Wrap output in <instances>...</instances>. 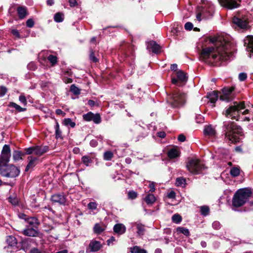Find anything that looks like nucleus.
<instances>
[{
    "label": "nucleus",
    "mask_w": 253,
    "mask_h": 253,
    "mask_svg": "<svg viewBox=\"0 0 253 253\" xmlns=\"http://www.w3.org/2000/svg\"><path fill=\"white\" fill-rule=\"evenodd\" d=\"M196 121L198 123H202L204 121V117L201 115H197L196 117Z\"/></svg>",
    "instance_id": "52"
},
{
    "label": "nucleus",
    "mask_w": 253,
    "mask_h": 253,
    "mask_svg": "<svg viewBox=\"0 0 253 253\" xmlns=\"http://www.w3.org/2000/svg\"><path fill=\"white\" fill-rule=\"evenodd\" d=\"M68 1L71 7L75 6L77 4L76 0H68Z\"/></svg>",
    "instance_id": "62"
},
{
    "label": "nucleus",
    "mask_w": 253,
    "mask_h": 253,
    "mask_svg": "<svg viewBox=\"0 0 253 253\" xmlns=\"http://www.w3.org/2000/svg\"><path fill=\"white\" fill-rule=\"evenodd\" d=\"M187 169L193 174H198L202 172L205 169L204 164L199 160L192 159L187 163Z\"/></svg>",
    "instance_id": "6"
},
{
    "label": "nucleus",
    "mask_w": 253,
    "mask_h": 253,
    "mask_svg": "<svg viewBox=\"0 0 253 253\" xmlns=\"http://www.w3.org/2000/svg\"><path fill=\"white\" fill-rule=\"evenodd\" d=\"M55 128L56 138H61L62 137L61 131L59 129V126L57 123H56V124Z\"/></svg>",
    "instance_id": "45"
},
{
    "label": "nucleus",
    "mask_w": 253,
    "mask_h": 253,
    "mask_svg": "<svg viewBox=\"0 0 253 253\" xmlns=\"http://www.w3.org/2000/svg\"><path fill=\"white\" fill-rule=\"evenodd\" d=\"M137 234L140 235L142 236L144 234V231L145 230L144 226L143 225L141 224H137Z\"/></svg>",
    "instance_id": "42"
},
{
    "label": "nucleus",
    "mask_w": 253,
    "mask_h": 253,
    "mask_svg": "<svg viewBox=\"0 0 253 253\" xmlns=\"http://www.w3.org/2000/svg\"><path fill=\"white\" fill-rule=\"evenodd\" d=\"M35 22L32 19H29L26 21V26L29 28H32L34 26Z\"/></svg>",
    "instance_id": "51"
},
{
    "label": "nucleus",
    "mask_w": 253,
    "mask_h": 253,
    "mask_svg": "<svg viewBox=\"0 0 253 253\" xmlns=\"http://www.w3.org/2000/svg\"><path fill=\"white\" fill-rule=\"evenodd\" d=\"M172 220L175 223H179L182 220V217L178 214H174L172 217Z\"/></svg>",
    "instance_id": "43"
},
{
    "label": "nucleus",
    "mask_w": 253,
    "mask_h": 253,
    "mask_svg": "<svg viewBox=\"0 0 253 253\" xmlns=\"http://www.w3.org/2000/svg\"><path fill=\"white\" fill-rule=\"evenodd\" d=\"M64 15L62 13L57 12L54 16V20L55 22L59 23L63 21Z\"/></svg>",
    "instance_id": "32"
},
{
    "label": "nucleus",
    "mask_w": 253,
    "mask_h": 253,
    "mask_svg": "<svg viewBox=\"0 0 253 253\" xmlns=\"http://www.w3.org/2000/svg\"><path fill=\"white\" fill-rule=\"evenodd\" d=\"M131 253H147L146 250L141 249L139 247L135 246L130 248Z\"/></svg>",
    "instance_id": "27"
},
{
    "label": "nucleus",
    "mask_w": 253,
    "mask_h": 253,
    "mask_svg": "<svg viewBox=\"0 0 253 253\" xmlns=\"http://www.w3.org/2000/svg\"><path fill=\"white\" fill-rule=\"evenodd\" d=\"M168 157L170 159H174L179 156V152L176 149H171L168 153Z\"/></svg>",
    "instance_id": "25"
},
{
    "label": "nucleus",
    "mask_w": 253,
    "mask_h": 253,
    "mask_svg": "<svg viewBox=\"0 0 253 253\" xmlns=\"http://www.w3.org/2000/svg\"><path fill=\"white\" fill-rule=\"evenodd\" d=\"M212 227L214 229L218 230L221 228V224L218 221H215L213 222Z\"/></svg>",
    "instance_id": "54"
},
{
    "label": "nucleus",
    "mask_w": 253,
    "mask_h": 253,
    "mask_svg": "<svg viewBox=\"0 0 253 253\" xmlns=\"http://www.w3.org/2000/svg\"><path fill=\"white\" fill-rule=\"evenodd\" d=\"M201 213L204 216H206L209 213L210 209L209 207L203 206L200 207Z\"/></svg>",
    "instance_id": "40"
},
{
    "label": "nucleus",
    "mask_w": 253,
    "mask_h": 253,
    "mask_svg": "<svg viewBox=\"0 0 253 253\" xmlns=\"http://www.w3.org/2000/svg\"><path fill=\"white\" fill-rule=\"evenodd\" d=\"M247 78V75L245 73H241L239 75V79L240 81H245Z\"/></svg>",
    "instance_id": "55"
},
{
    "label": "nucleus",
    "mask_w": 253,
    "mask_h": 253,
    "mask_svg": "<svg viewBox=\"0 0 253 253\" xmlns=\"http://www.w3.org/2000/svg\"><path fill=\"white\" fill-rule=\"evenodd\" d=\"M202 16L203 17V11L201 9L199 13H198L196 15V18L199 22L201 21Z\"/></svg>",
    "instance_id": "58"
},
{
    "label": "nucleus",
    "mask_w": 253,
    "mask_h": 253,
    "mask_svg": "<svg viewBox=\"0 0 253 253\" xmlns=\"http://www.w3.org/2000/svg\"><path fill=\"white\" fill-rule=\"evenodd\" d=\"M204 134L205 136L214 137L216 136V132L215 128L211 125H209L205 127Z\"/></svg>",
    "instance_id": "18"
},
{
    "label": "nucleus",
    "mask_w": 253,
    "mask_h": 253,
    "mask_svg": "<svg viewBox=\"0 0 253 253\" xmlns=\"http://www.w3.org/2000/svg\"><path fill=\"white\" fill-rule=\"evenodd\" d=\"M252 195L251 191L248 188L239 189L234 195L232 205L235 207H240L244 205Z\"/></svg>",
    "instance_id": "3"
},
{
    "label": "nucleus",
    "mask_w": 253,
    "mask_h": 253,
    "mask_svg": "<svg viewBox=\"0 0 253 253\" xmlns=\"http://www.w3.org/2000/svg\"><path fill=\"white\" fill-rule=\"evenodd\" d=\"M240 169L236 167L232 168L230 171L231 175L234 177L238 176L240 174Z\"/></svg>",
    "instance_id": "39"
},
{
    "label": "nucleus",
    "mask_w": 253,
    "mask_h": 253,
    "mask_svg": "<svg viewBox=\"0 0 253 253\" xmlns=\"http://www.w3.org/2000/svg\"><path fill=\"white\" fill-rule=\"evenodd\" d=\"M29 163L25 169V171H28L29 169H33L38 163V158L33 156H29L28 158Z\"/></svg>",
    "instance_id": "20"
},
{
    "label": "nucleus",
    "mask_w": 253,
    "mask_h": 253,
    "mask_svg": "<svg viewBox=\"0 0 253 253\" xmlns=\"http://www.w3.org/2000/svg\"><path fill=\"white\" fill-rule=\"evenodd\" d=\"M27 222L30 226L33 227H37L39 224L38 219L35 217H30L28 218Z\"/></svg>",
    "instance_id": "29"
},
{
    "label": "nucleus",
    "mask_w": 253,
    "mask_h": 253,
    "mask_svg": "<svg viewBox=\"0 0 253 253\" xmlns=\"http://www.w3.org/2000/svg\"><path fill=\"white\" fill-rule=\"evenodd\" d=\"M186 184V180L182 177H178L176 180V185L177 186H183Z\"/></svg>",
    "instance_id": "41"
},
{
    "label": "nucleus",
    "mask_w": 253,
    "mask_h": 253,
    "mask_svg": "<svg viewBox=\"0 0 253 253\" xmlns=\"http://www.w3.org/2000/svg\"><path fill=\"white\" fill-rule=\"evenodd\" d=\"M97 204L95 202H90L87 205L88 209L89 210H95L97 208Z\"/></svg>",
    "instance_id": "50"
},
{
    "label": "nucleus",
    "mask_w": 253,
    "mask_h": 253,
    "mask_svg": "<svg viewBox=\"0 0 253 253\" xmlns=\"http://www.w3.org/2000/svg\"><path fill=\"white\" fill-rule=\"evenodd\" d=\"M104 230L103 227L99 223H96L95 224L93 227L94 232L96 234H100L102 233Z\"/></svg>",
    "instance_id": "31"
},
{
    "label": "nucleus",
    "mask_w": 253,
    "mask_h": 253,
    "mask_svg": "<svg viewBox=\"0 0 253 253\" xmlns=\"http://www.w3.org/2000/svg\"><path fill=\"white\" fill-rule=\"evenodd\" d=\"M201 9L203 11V18H209L213 15L215 7L211 2H208Z\"/></svg>",
    "instance_id": "10"
},
{
    "label": "nucleus",
    "mask_w": 253,
    "mask_h": 253,
    "mask_svg": "<svg viewBox=\"0 0 253 253\" xmlns=\"http://www.w3.org/2000/svg\"><path fill=\"white\" fill-rule=\"evenodd\" d=\"M185 98L184 93L175 90L171 94H168L167 102L173 108H179L184 104Z\"/></svg>",
    "instance_id": "4"
},
{
    "label": "nucleus",
    "mask_w": 253,
    "mask_h": 253,
    "mask_svg": "<svg viewBox=\"0 0 253 253\" xmlns=\"http://www.w3.org/2000/svg\"><path fill=\"white\" fill-rule=\"evenodd\" d=\"M90 60L94 63H96L98 61V59L95 56L94 53L92 50H91L89 54Z\"/></svg>",
    "instance_id": "49"
},
{
    "label": "nucleus",
    "mask_w": 253,
    "mask_h": 253,
    "mask_svg": "<svg viewBox=\"0 0 253 253\" xmlns=\"http://www.w3.org/2000/svg\"><path fill=\"white\" fill-rule=\"evenodd\" d=\"M175 197V193L173 191H171L168 194V197L169 198L173 199Z\"/></svg>",
    "instance_id": "61"
},
{
    "label": "nucleus",
    "mask_w": 253,
    "mask_h": 253,
    "mask_svg": "<svg viewBox=\"0 0 253 253\" xmlns=\"http://www.w3.org/2000/svg\"><path fill=\"white\" fill-rule=\"evenodd\" d=\"M51 200L53 203H57L60 205H65L66 199L63 194H54L51 197Z\"/></svg>",
    "instance_id": "15"
},
{
    "label": "nucleus",
    "mask_w": 253,
    "mask_h": 253,
    "mask_svg": "<svg viewBox=\"0 0 253 253\" xmlns=\"http://www.w3.org/2000/svg\"><path fill=\"white\" fill-rule=\"evenodd\" d=\"M7 91V89L6 87L3 85L0 86V97L4 96Z\"/></svg>",
    "instance_id": "47"
},
{
    "label": "nucleus",
    "mask_w": 253,
    "mask_h": 253,
    "mask_svg": "<svg viewBox=\"0 0 253 253\" xmlns=\"http://www.w3.org/2000/svg\"><path fill=\"white\" fill-rule=\"evenodd\" d=\"M238 112H225L224 114L227 118H231L232 120H238Z\"/></svg>",
    "instance_id": "26"
},
{
    "label": "nucleus",
    "mask_w": 253,
    "mask_h": 253,
    "mask_svg": "<svg viewBox=\"0 0 253 253\" xmlns=\"http://www.w3.org/2000/svg\"><path fill=\"white\" fill-rule=\"evenodd\" d=\"M49 150V147L47 146H34V155L40 157Z\"/></svg>",
    "instance_id": "16"
},
{
    "label": "nucleus",
    "mask_w": 253,
    "mask_h": 253,
    "mask_svg": "<svg viewBox=\"0 0 253 253\" xmlns=\"http://www.w3.org/2000/svg\"><path fill=\"white\" fill-rule=\"evenodd\" d=\"M11 151L8 145H4L2 148L0 156V161L8 163L11 156Z\"/></svg>",
    "instance_id": "11"
},
{
    "label": "nucleus",
    "mask_w": 253,
    "mask_h": 253,
    "mask_svg": "<svg viewBox=\"0 0 253 253\" xmlns=\"http://www.w3.org/2000/svg\"><path fill=\"white\" fill-rule=\"evenodd\" d=\"M63 124L64 125L68 126H69L72 128L74 127L76 125L75 123L73 122L71 119L69 118L65 119L63 121Z\"/></svg>",
    "instance_id": "34"
},
{
    "label": "nucleus",
    "mask_w": 253,
    "mask_h": 253,
    "mask_svg": "<svg viewBox=\"0 0 253 253\" xmlns=\"http://www.w3.org/2000/svg\"><path fill=\"white\" fill-rule=\"evenodd\" d=\"M70 91L76 95H78L80 94V89L76 86L75 84H72L70 86Z\"/></svg>",
    "instance_id": "36"
},
{
    "label": "nucleus",
    "mask_w": 253,
    "mask_h": 253,
    "mask_svg": "<svg viewBox=\"0 0 253 253\" xmlns=\"http://www.w3.org/2000/svg\"><path fill=\"white\" fill-rule=\"evenodd\" d=\"M84 119L87 121H92L95 124H99L101 122V117L99 114H94L91 112H88L84 115Z\"/></svg>",
    "instance_id": "13"
},
{
    "label": "nucleus",
    "mask_w": 253,
    "mask_h": 253,
    "mask_svg": "<svg viewBox=\"0 0 253 253\" xmlns=\"http://www.w3.org/2000/svg\"><path fill=\"white\" fill-rule=\"evenodd\" d=\"M221 46L203 48L199 54L201 61L213 66H219L230 60L234 53L230 51L229 43H222Z\"/></svg>",
    "instance_id": "1"
},
{
    "label": "nucleus",
    "mask_w": 253,
    "mask_h": 253,
    "mask_svg": "<svg viewBox=\"0 0 253 253\" xmlns=\"http://www.w3.org/2000/svg\"><path fill=\"white\" fill-rule=\"evenodd\" d=\"M17 13L19 18L22 19L27 15V8L25 7L19 6L17 8Z\"/></svg>",
    "instance_id": "23"
},
{
    "label": "nucleus",
    "mask_w": 253,
    "mask_h": 253,
    "mask_svg": "<svg viewBox=\"0 0 253 253\" xmlns=\"http://www.w3.org/2000/svg\"><path fill=\"white\" fill-rule=\"evenodd\" d=\"M147 49L154 53L158 54L161 52V47L155 41H151L147 43Z\"/></svg>",
    "instance_id": "14"
},
{
    "label": "nucleus",
    "mask_w": 253,
    "mask_h": 253,
    "mask_svg": "<svg viewBox=\"0 0 253 253\" xmlns=\"http://www.w3.org/2000/svg\"><path fill=\"white\" fill-rule=\"evenodd\" d=\"M34 146H33L26 149V153L28 155L32 154H34Z\"/></svg>",
    "instance_id": "57"
},
{
    "label": "nucleus",
    "mask_w": 253,
    "mask_h": 253,
    "mask_svg": "<svg viewBox=\"0 0 253 253\" xmlns=\"http://www.w3.org/2000/svg\"><path fill=\"white\" fill-rule=\"evenodd\" d=\"M113 156V153L110 151H106L103 155L104 159L106 161L111 160Z\"/></svg>",
    "instance_id": "37"
},
{
    "label": "nucleus",
    "mask_w": 253,
    "mask_h": 253,
    "mask_svg": "<svg viewBox=\"0 0 253 253\" xmlns=\"http://www.w3.org/2000/svg\"><path fill=\"white\" fill-rule=\"evenodd\" d=\"M89 248L90 251L95 252L99 251L101 248V243L97 241H92L89 245Z\"/></svg>",
    "instance_id": "22"
},
{
    "label": "nucleus",
    "mask_w": 253,
    "mask_h": 253,
    "mask_svg": "<svg viewBox=\"0 0 253 253\" xmlns=\"http://www.w3.org/2000/svg\"><path fill=\"white\" fill-rule=\"evenodd\" d=\"M176 231L178 233H181L188 237L190 235V232L187 228L183 227H178L176 228Z\"/></svg>",
    "instance_id": "30"
},
{
    "label": "nucleus",
    "mask_w": 253,
    "mask_h": 253,
    "mask_svg": "<svg viewBox=\"0 0 253 253\" xmlns=\"http://www.w3.org/2000/svg\"><path fill=\"white\" fill-rule=\"evenodd\" d=\"M234 90V87H233L223 88L222 89V94L219 96V100L225 102H229L232 101L234 97V95L233 94Z\"/></svg>",
    "instance_id": "7"
},
{
    "label": "nucleus",
    "mask_w": 253,
    "mask_h": 253,
    "mask_svg": "<svg viewBox=\"0 0 253 253\" xmlns=\"http://www.w3.org/2000/svg\"><path fill=\"white\" fill-rule=\"evenodd\" d=\"M19 100L20 102L24 106L26 105L27 102V99L23 93L21 94L19 97Z\"/></svg>",
    "instance_id": "46"
},
{
    "label": "nucleus",
    "mask_w": 253,
    "mask_h": 253,
    "mask_svg": "<svg viewBox=\"0 0 253 253\" xmlns=\"http://www.w3.org/2000/svg\"><path fill=\"white\" fill-rule=\"evenodd\" d=\"M232 22L239 29L247 30L249 28L248 20L246 17L235 16L232 18Z\"/></svg>",
    "instance_id": "8"
},
{
    "label": "nucleus",
    "mask_w": 253,
    "mask_h": 253,
    "mask_svg": "<svg viewBox=\"0 0 253 253\" xmlns=\"http://www.w3.org/2000/svg\"><path fill=\"white\" fill-rule=\"evenodd\" d=\"M178 140L180 142H184L186 140V137L183 134H180L178 136Z\"/></svg>",
    "instance_id": "60"
},
{
    "label": "nucleus",
    "mask_w": 253,
    "mask_h": 253,
    "mask_svg": "<svg viewBox=\"0 0 253 253\" xmlns=\"http://www.w3.org/2000/svg\"><path fill=\"white\" fill-rule=\"evenodd\" d=\"M206 98L209 99L210 105L213 107L215 102L217 101L218 95L216 91H213L207 93Z\"/></svg>",
    "instance_id": "17"
},
{
    "label": "nucleus",
    "mask_w": 253,
    "mask_h": 253,
    "mask_svg": "<svg viewBox=\"0 0 253 253\" xmlns=\"http://www.w3.org/2000/svg\"><path fill=\"white\" fill-rule=\"evenodd\" d=\"M82 162L86 166H88L89 164L92 162L90 157L88 156H84L82 158Z\"/></svg>",
    "instance_id": "35"
},
{
    "label": "nucleus",
    "mask_w": 253,
    "mask_h": 253,
    "mask_svg": "<svg viewBox=\"0 0 253 253\" xmlns=\"http://www.w3.org/2000/svg\"><path fill=\"white\" fill-rule=\"evenodd\" d=\"M193 27V24L191 22H187L185 23L184 25V28L186 30L190 31L192 29Z\"/></svg>",
    "instance_id": "53"
},
{
    "label": "nucleus",
    "mask_w": 253,
    "mask_h": 253,
    "mask_svg": "<svg viewBox=\"0 0 253 253\" xmlns=\"http://www.w3.org/2000/svg\"><path fill=\"white\" fill-rule=\"evenodd\" d=\"M176 75L177 79L172 78L171 79V82L173 84L178 85V80L180 82L185 83L187 82L188 77L187 75L181 70L177 71ZM178 85H179L178 84Z\"/></svg>",
    "instance_id": "12"
},
{
    "label": "nucleus",
    "mask_w": 253,
    "mask_h": 253,
    "mask_svg": "<svg viewBox=\"0 0 253 253\" xmlns=\"http://www.w3.org/2000/svg\"><path fill=\"white\" fill-rule=\"evenodd\" d=\"M22 233L27 236L37 237L39 235V232L34 227H28L22 231Z\"/></svg>",
    "instance_id": "19"
},
{
    "label": "nucleus",
    "mask_w": 253,
    "mask_h": 253,
    "mask_svg": "<svg viewBox=\"0 0 253 253\" xmlns=\"http://www.w3.org/2000/svg\"><path fill=\"white\" fill-rule=\"evenodd\" d=\"M166 135V133L164 131H159L157 132V136L160 138H165Z\"/></svg>",
    "instance_id": "63"
},
{
    "label": "nucleus",
    "mask_w": 253,
    "mask_h": 253,
    "mask_svg": "<svg viewBox=\"0 0 253 253\" xmlns=\"http://www.w3.org/2000/svg\"><path fill=\"white\" fill-rule=\"evenodd\" d=\"M155 184L154 182H150L149 185V187L150 188V191L151 192H153L155 190Z\"/></svg>",
    "instance_id": "59"
},
{
    "label": "nucleus",
    "mask_w": 253,
    "mask_h": 253,
    "mask_svg": "<svg viewBox=\"0 0 253 253\" xmlns=\"http://www.w3.org/2000/svg\"><path fill=\"white\" fill-rule=\"evenodd\" d=\"M137 196V193L134 191H129L128 193V197L129 199H134Z\"/></svg>",
    "instance_id": "48"
},
{
    "label": "nucleus",
    "mask_w": 253,
    "mask_h": 253,
    "mask_svg": "<svg viewBox=\"0 0 253 253\" xmlns=\"http://www.w3.org/2000/svg\"><path fill=\"white\" fill-rule=\"evenodd\" d=\"M47 59L52 66H54L57 63V57L53 55H49L47 57Z\"/></svg>",
    "instance_id": "44"
},
{
    "label": "nucleus",
    "mask_w": 253,
    "mask_h": 253,
    "mask_svg": "<svg viewBox=\"0 0 253 253\" xmlns=\"http://www.w3.org/2000/svg\"><path fill=\"white\" fill-rule=\"evenodd\" d=\"M220 5L229 9H233L238 7L240 0H218Z\"/></svg>",
    "instance_id": "9"
},
{
    "label": "nucleus",
    "mask_w": 253,
    "mask_h": 253,
    "mask_svg": "<svg viewBox=\"0 0 253 253\" xmlns=\"http://www.w3.org/2000/svg\"><path fill=\"white\" fill-rule=\"evenodd\" d=\"M27 68L31 70H34L36 69V66L33 62L30 63L27 65Z\"/></svg>",
    "instance_id": "56"
},
{
    "label": "nucleus",
    "mask_w": 253,
    "mask_h": 253,
    "mask_svg": "<svg viewBox=\"0 0 253 253\" xmlns=\"http://www.w3.org/2000/svg\"><path fill=\"white\" fill-rule=\"evenodd\" d=\"M19 173V169L15 166L0 161V174L1 176L13 178L17 176Z\"/></svg>",
    "instance_id": "5"
},
{
    "label": "nucleus",
    "mask_w": 253,
    "mask_h": 253,
    "mask_svg": "<svg viewBox=\"0 0 253 253\" xmlns=\"http://www.w3.org/2000/svg\"><path fill=\"white\" fill-rule=\"evenodd\" d=\"M113 229L116 233L119 235H122L125 233L126 227L123 224L118 223L114 225Z\"/></svg>",
    "instance_id": "21"
},
{
    "label": "nucleus",
    "mask_w": 253,
    "mask_h": 253,
    "mask_svg": "<svg viewBox=\"0 0 253 253\" xmlns=\"http://www.w3.org/2000/svg\"><path fill=\"white\" fill-rule=\"evenodd\" d=\"M9 107L15 108L16 111H25V108H22L20 106L14 102H10L8 104Z\"/></svg>",
    "instance_id": "38"
},
{
    "label": "nucleus",
    "mask_w": 253,
    "mask_h": 253,
    "mask_svg": "<svg viewBox=\"0 0 253 253\" xmlns=\"http://www.w3.org/2000/svg\"><path fill=\"white\" fill-rule=\"evenodd\" d=\"M226 127L225 139L230 143H236L239 141V135H242V129L238 126L230 123H224Z\"/></svg>",
    "instance_id": "2"
},
{
    "label": "nucleus",
    "mask_w": 253,
    "mask_h": 253,
    "mask_svg": "<svg viewBox=\"0 0 253 253\" xmlns=\"http://www.w3.org/2000/svg\"><path fill=\"white\" fill-rule=\"evenodd\" d=\"M11 32H12V34L13 35L15 36L16 37H20V34H19L18 30H17L16 29H13L12 30Z\"/></svg>",
    "instance_id": "64"
},
{
    "label": "nucleus",
    "mask_w": 253,
    "mask_h": 253,
    "mask_svg": "<svg viewBox=\"0 0 253 253\" xmlns=\"http://www.w3.org/2000/svg\"><path fill=\"white\" fill-rule=\"evenodd\" d=\"M23 154L18 151H15L13 153V159L15 162L22 159Z\"/></svg>",
    "instance_id": "33"
},
{
    "label": "nucleus",
    "mask_w": 253,
    "mask_h": 253,
    "mask_svg": "<svg viewBox=\"0 0 253 253\" xmlns=\"http://www.w3.org/2000/svg\"><path fill=\"white\" fill-rule=\"evenodd\" d=\"M144 200L147 204H153L156 201V198L154 195L148 194Z\"/></svg>",
    "instance_id": "28"
},
{
    "label": "nucleus",
    "mask_w": 253,
    "mask_h": 253,
    "mask_svg": "<svg viewBox=\"0 0 253 253\" xmlns=\"http://www.w3.org/2000/svg\"><path fill=\"white\" fill-rule=\"evenodd\" d=\"M6 241L7 244L12 247H15L17 244L16 238L12 236H8Z\"/></svg>",
    "instance_id": "24"
}]
</instances>
